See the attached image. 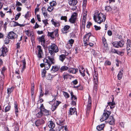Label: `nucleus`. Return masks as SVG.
I'll return each instance as SVG.
<instances>
[{"instance_id":"ea45409f","label":"nucleus","mask_w":131,"mask_h":131,"mask_svg":"<svg viewBox=\"0 0 131 131\" xmlns=\"http://www.w3.org/2000/svg\"><path fill=\"white\" fill-rule=\"evenodd\" d=\"M48 58L49 60L50 63L51 64H53L54 63V59L53 57H50L48 56Z\"/></svg>"},{"instance_id":"6e6d98bb","label":"nucleus","mask_w":131,"mask_h":131,"mask_svg":"<svg viewBox=\"0 0 131 131\" xmlns=\"http://www.w3.org/2000/svg\"><path fill=\"white\" fill-rule=\"evenodd\" d=\"M111 64V62L108 60H106L105 63V66H110Z\"/></svg>"},{"instance_id":"680f3d73","label":"nucleus","mask_w":131,"mask_h":131,"mask_svg":"<svg viewBox=\"0 0 131 131\" xmlns=\"http://www.w3.org/2000/svg\"><path fill=\"white\" fill-rule=\"evenodd\" d=\"M94 27L96 30H97L101 29V27L100 26H98L96 25H94Z\"/></svg>"},{"instance_id":"bb28decb","label":"nucleus","mask_w":131,"mask_h":131,"mask_svg":"<svg viewBox=\"0 0 131 131\" xmlns=\"http://www.w3.org/2000/svg\"><path fill=\"white\" fill-rule=\"evenodd\" d=\"M60 67L59 66H52L51 70L53 72H55L58 71Z\"/></svg>"},{"instance_id":"2eb2a0df","label":"nucleus","mask_w":131,"mask_h":131,"mask_svg":"<svg viewBox=\"0 0 131 131\" xmlns=\"http://www.w3.org/2000/svg\"><path fill=\"white\" fill-rule=\"evenodd\" d=\"M38 39L39 42H41V44L42 46L44 48H45L46 47L45 44V36L44 35H42L41 36L39 37Z\"/></svg>"},{"instance_id":"4be33fe9","label":"nucleus","mask_w":131,"mask_h":131,"mask_svg":"<svg viewBox=\"0 0 131 131\" xmlns=\"http://www.w3.org/2000/svg\"><path fill=\"white\" fill-rule=\"evenodd\" d=\"M69 114L71 115L76 114L77 115V112L75 108H70L69 110Z\"/></svg>"},{"instance_id":"473e14b6","label":"nucleus","mask_w":131,"mask_h":131,"mask_svg":"<svg viewBox=\"0 0 131 131\" xmlns=\"http://www.w3.org/2000/svg\"><path fill=\"white\" fill-rule=\"evenodd\" d=\"M104 126V124H101L97 126L96 129L98 130H101L103 129Z\"/></svg>"},{"instance_id":"a19ab883","label":"nucleus","mask_w":131,"mask_h":131,"mask_svg":"<svg viewBox=\"0 0 131 131\" xmlns=\"http://www.w3.org/2000/svg\"><path fill=\"white\" fill-rule=\"evenodd\" d=\"M10 38L8 37H6L4 40L5 43L6 44H8L9 42Z\"/></svg>"},{"instance_id":"69168bd1","label":"nucleus","mask_w":131,"mask_h":131,"mask_svg":"<svg viewBox=\"0 0 131 131\" xmlns=\"http://www.w3.org/2000/svg\"><path fill=\"white\" fill-rule=\"evenodd\" d=\"M20 42H18L16 44V48L17 49H19L20 48Z\"/></svg>"},{"instance_id":"20e7f679","label":"nucleus","mask_w":131,"mask_h":131,"mask_svg":"<svg viewBox=\"0 0 131 131\" xmlns=\"http://www.w3.org/2000/svg\"><path fill=\"white\" fill-rule=\"evenodd\" d=\"M44 63H41L40 64V66L41 68H43L44 67L45 70H48L50 68L51 65V64L50 63V61L47 59H45L43 60Z\"/></svg>"},{"instance_id":"5701e85b","label":"nucleus","mask_w":131,"mask_h":131,"mask_svg":"<svg viewBox=\"0 0 131 131\" xmlns=\"http://www.w3.org/2000/svg\"><path fill=\"white\" fill-rule=\"evenodd\" d=\"M108 119L109 123L110 124L112 125L114 124L115 120L113 116H110Z\"/></svg>"},{"instance_id":"7ed1b4c3","label":"nucleus","mask_w":131,"mask_h":131,"mask_svg":"<svg viewBox=\"0 0 131 131\" xmlns=\"http://www.w3.org/2000/svg\"><path fill=\"white\" fill-rule=\"evenodd\" d=\"M59 51L58 47L55 44H53L50 46L49 48V52L51 55L54 56L55 53H57Z\"/></svg>"},{"instance_id":"4468645a","label":"nucleus","mask_w":131,"mask_h":131,"mask_svg":"<svg viewBox=\"0 0 131 131\" xmlns=\"http://www.w3.org/2000/svg\"><path fill=\"white\" fill-rule=\"evenodd\" d=\"M46 118H43L41 119H39L37 120L35 122V124L36 126H39L40 125H42L45 123L44 120Z\"/></svg>"},{"instance_id":"09e8293b","label":"nucleus","mask_w":131,"mask_h":131,"mask_svg":"<svg viewBox=\"0 0 131 131\" xmlns=\"http://www.w3.org/2000/svg\"><path fill=\"white\" fill-rule=\"evenodd\" d=\"M22 62L23 65V67L22 69L23 70H24V69H25L26 66L25 65L26 64V63L25 59H24L23 60H22Z\"/></svg>"},{"instance_id":"2f4dec72","label":"nucleus","mask_w":131,"mask_h":131,"mask_svg":"<svg viewBox=\"0 0 131 131\" xmlns=\"http://www.w3.org/2000/svg\"><path fill=\"white\" fill-rule=\"evenodd\" d=\"M68 67L66 66H62L60 68V72H62L63 71H66L68 70Z\"/></svg>"},{"instance_id":"338daca9","label":"nucleus","mask_w":131,"mask_h":131,"mask_svg":"<svg viewBox=\"0 0 131 131\" xmlns=\"http://www.w3.org/2000/svg\"><path fill=\"white\" fill-rule=\"evenodd\" d=\"M117 51L115 49H112L111 50L112 52L114 53H116L117 54Z\"/></svg>"},{"instance_id":"3c124183","label":"nucleus","mask_w":131,"mask_h":131,"mask_svg":"<svg viewBox=\"0 0 131 131\" xmlns=\"http://www.w3.org/2000/svg\"><path fill=\"white\" fill-rule=\"evenodd\" d=\"M46 72V71L45 69H44L42 70L41 73L42 77H44L45 76Z\"/></svg>"},{"instance_id":"6ab92c4d","label":"nucleus","mask_w":131,"mask_h":131,"mask_svg":"<svg viewBox=\"0 0 131 131\" xmlns=\"http://www.w3.org/2000/svg\"><path fill=\"white\" fill-rule=\"evenodd\" d=\"M78 71V70L77 68H70L68 69V72L70 73L75 74Z\"/></svg>"},{"instance_id":"7c9ffc66","label":"nucleus","mask_w":131,"mask_h":131,"mask_svg":"<svg viewBox=\"0 0 131 131\" xmlns=\"http://www.w3.org/2000/svg\"><path fill=\"white\" fill-rule=\"evenodd\" d=\"M52 24L54 25L55 27H58L60 25V24L57 21H54L53 19L51 20Z\"/></svg>"},{"instance_id":"4d7b16f0","label":"nucleus","mask_w":131,"mask_h":131,"mask_svg":"<svg viewBox=\"0 0 131 131\" xmlns=\"http://www.w3.org/2000/svg\"><path fill=\"white\" fill-rule=\"evenodd\" d=\"M31 37V40L32 42L34 41V37L33 35H32L31 33H30V36Z\"/></svg>"},{"instance_id":"393cba45","label":"nucleus","mask_w":131,"mask_h":131,"mask_svg":"<svg viewBox=\"0 0 131 131\" xmlns=\"http://www.w3.org/2000/svg\"><path fill=\"white\" fill-rule=\"evenodd\" d=\"M40 111L38 113L36 114V116L38 118L40 117L43 115V113L42 112V111H43L42 110H43V108H41V106L40 107Z\"/></svg>"},{"instance_id":"6e6552de","label":"nucleus","mask_w":131,"mask_h":131,"mask_svg":"<svg viewBox=\"0 0 131 131\" xmlns=\"http://www.w3.org/2000/svg\"><path fill=\"white\" fill-rule=\"evenodd\" d=\"M126 44L127 55L130 56H131V41L130 39H127Z\"/></svg>"},{"instance_id":"37998d69","label":"nucleus","mask_w":131,"mask_h":131,"mask_svg":"<svg viewBox=\"0 0 131 131\" xmlns=\"http://www.w3.org/2000/svg\"><path fill=\"white\" fill-rule=\"evenodd\" d=\"M113 44L114 47L117 48L119 47L118 41L114 42H113Z\"/></svg>"},{"instance_id":"0e129e2a","label":"nucleus","mask_w":131,"mask_h":131,"mask_svg":"<svg viewBox=\"0 0 131 131\" xmlns=\"http://www.w3.org/2000/svg\"><path fill=\"white\" fill-rule=\"evenodd\" d=\"M42 21L46 26L47 24H48V20L47 19L42 20Z\"/></svg>"},{"instance_id":"e2e57ef3","label":"nucleus","mask_w":131,"mask_h":131,"mask_svg":"<svg viewBox=\"0 0 131 131\" xmlns=\"http://www.w3.org/2000/svg\"><path fill=\"white\" fill-rule=\"evenodd\" d=\"M77 101V100H72V101L71 102V104L73 105H75L76 104V102Z\"/></svg>"},{"instance_id":"f257e3e1","label":"nucleus","mask_w":131,"mask_h":131,"mask_svg":"<svg viewBox=\"0 0 131 131\" xmlns=\"http://www.w3.org/2000/svg\"><path fill=\"white\" fill-rule=\"evenodd\" d=\"M90 38V40L92 41L93 39L95 38L94 37L91 35L90 33H89L85 35L84 37V46H86L89 45L90 47H92L94 44L93 43L89 42V41Z\"/></svg>"},{"instance_id":"9d476101","label":"nucleus","mask_w":131,"mask_h":131,"mask_svg":"<svg viewBox=\"0 0 131 131\" xmlns=\"http://www.w3.org/2000/svg\"><path fill=\"white\" fill-rule=\"evenodd\" d=\"M7 36L11 39H14L17 38L18 35L13 31L9 32Z\"/></svg>"},{"instance_id":"1a4fd4ad","label":"nucleus","mask_w":131,"mask_h":131,"mask_svg":"<svg viewBox=\"0 0 131 131\" xmlns=\"http://www.w3.org/2000/svg\"><path fill=\"white\" fill-rule=\"evenodd\" d=\"M7 52V48L5 45L0 49V56L4 57L6 55V53Z\"/></svg>"},{"instance_id":"864d4df0","label":"nucleus","mask_w":131,"mask_h":131,"mask_svg":"<svg viewBox=\"0 0 131 131\" xmlns=\"http://www.w3.org/2000/svg\"><path fill=\"white\" fill-rule=\"evenodd\" d=\"M21 15V13H19L16 15L15 18V20H17L18 19V18Z\"/></svg>"},{"instance_id":"a878e982","label":"nucleus","mask_w":131,"mask_h":131,"mask_svg":"<svg viewBox=\"0 0 131 131\" xmlns=\"http://www.w3.org/2000/svg\"><path fill=\"white\" fill-rule=\"evenodd\" d=\"M48 124L49 127L50 128L53 129L55 127V124L52 121H49Z\"/></svg>"},{"instance_id":"a211bd4d","label":"nucleus","mask_w":131,"mask_h":131,"mask_svg":"<svg viewBox=\"0 0 131 131\" xmlns=\"http://www.w3.org/2000/svg\"><path fill=\"white\" fill-rule=\"evenodd\" d=\"M41 108H43V109L42 110L43 111H42V112H44L45 113L44 114L45 115L48 116L50 114V112L49 111L45 108L43 104H41Z\"/></svg>"},{"instance_id":"c85d7f7f","label":"nucleus","mask_w":131,"mask_h":131,"mask_svg":"<svg viewBox=\"0 0 131 131\" xmlns=\"http://www.w3.org/2000/svg\"><path fill=\"white\" fill-rule=\"evenodd\" d=\"M69 92L70 93V95L71 96V100H77V97H76L75 95L73 94V93L72 91H70Z\"/></svg>"},{"instance_id":"4c0bfd02","label":"nucleus","mask_w":131,"mask_h":131,"mask_svg":"<svg viewBox=\"0 0 131 131\" xmlns=\"http://www.w3.org/2000/svg\"><path fill=\"white\" fill-rule=\"evenodd\" d=\"M103 44L104 45V48H107V44L106 43V40L105 38H103L102 39Z\"/></svg>"},{"instance_id":"412c9836","label":"nucleus","mask_w":131,"mask_h":131,"mask_svg":"<svg viewBox=\"0 0 131 131\" xmlns=\"http://www.w3.org/2000/svg\"><path fill=\"white\" fill-rule=\"evenodd\" d=\"M69 4L72 6H75L77 3V0H68Z\"/></svg>"},{"instance_id":"de8ad7c7","label":"nucleus","mask_w":131,"mask_h":131,"mask_svg":"<svg viewBox=\"0 0 131 131\" xmlns=\"http://www.w3.org/2000/svg\"><path fill=\"white\" fill-rule=\"evenodd\" d=\"M11 108V107L9 105L5 107V112H7L10 110Z\"/></svg>"},{"instance_id":"774afa93","label":"nucleus","mask_w":131,"mask_h":131,"mask_svg":"<svg viewBox=\"0 0 131 131\" xmlns=\"http://www.w3.org/2000/svg\"><path fill=\"white\" fill-rule=\"evenodd\" d=\"M15 131H19V127L18 126L16 125L15 128Z\"/></svg>"},{"instance_id":"72a5a7b5","label":"nucleus","mask_w":131,"mask_h":131,"mask_svg":"<svg viewBox=\"0 0 131 131\" xmlns=\"http://www.w3.org/2000/svg\"><path fill=\"white\" fill-rule=\"evenodd\" d=\"M14 107L15 113L16 114V115L17 116L18 115L17 113H18L19 111L17 105L16 104H15L14 105Z\"/></svg>"},{"instance_id":"f3484780","label":"nucleus","mask_w":131,"mask_h":131,"mask_svg":"<svg viewBox=\"0 0 131 131\" xmlns=\"http://www.w3.org/2000/svg\"><path fill=\"white\" fill-rule=\"evenodd\" d=\"M108 105L106 107V110H108V109L109 107L110 108L112 109L114 108L115 107V102H110L108 103Z\"/></svg>"},{"instance_id":"e433bc0d","label":"nucleus","mask_w":131,"mask_h":131,"mask_svg":"<svg viewBox=\"0 0 131 131\" xmlns=\"http://www.w3.org/2000/svg\"><path fill=\"white\" fill-rule=\"evenodd\" d=\"M63 94L66 98L67 99L69 97L70 95L67 92L63 91Z\"/></svg>"},{"instance_id":"aec40b11","label":"nucleus","mask_w":131,"mask_h":131,"mask_svg":"<svg viewBox=\"0 0 131 131\" xmlns=\"http://www.w3.org/2000/svg\"><path fill=\"white\" fill-rule=\"evenodd\" d=\"M70 26H69L66 25L64 26L62 29V31L63 33H66L68 32V29H69Z\"/></svg>"},{"instance_id":"423d86ee","label":"nucleus","mask_w":131,"mask_h":131,"mask_svg":"<svg viewBox=\"0 0 131 131\" xmlns=\"http://www.w3.org/2000/svg\"><path fill=\"white\" fill-rule=\"evenodd\" d=\"M111 113V112L110 111H107L106 109L104 110L102 117L100 119L101 121L103 122L107 119L108 118Z\"/></svg>"},{"instance_id":"f03ea898","label":"nucleus","mask_w":131,"mask_h":131,"mask_svg":"<svg viewBox=\"0 0 131 131\" xmlns=\"http://www.w3.org/2000/svg\"><path fill=\"white\" fill-rule=\"evenodd\" d=\"M106 19V16L101 13H100L96 16L94 15L93 16V19L95 21L99 24L104 22Z\"/></svg>"},{"instance_id":"bf43d9fd","label":"nucleus","mask_w":131,"mask_h":131,"mask_svg":"<svg viewBox=\"0 0 131 131\" xmlns=\"http://www.w3.org/2000/svg\"><path fill=\"white\" fill-rule=\"evenodd\" d=\"M16 6H22V4L19 2L17 1L16 2Z\"/></svg>"},{"instance_id":"c9c22d12","label":"nucleus","mask_w":131,"mask_h":131,"mask_svg":"<svg viewBox=\"0 0 131 131\" xmlns=\"http://www.w3.org/2000/svg\"><path fill=\"white\" fill-rule=\"evenodd\" d=\"M123 73V71H120L119 72L117 75L118 79V80H120L122 79V75Z\"/></svg>"},{"instance_id":"603ef678","label":"nucleus","mask_w":131,"mask_h":131,"mask_svg":"<svg viewBox=\"0 0 131 131\" xmlns=\"http://www.w3.org/2000/svg\"><path fill=\"white\" fill-rule=\"evenodd\" d=\"M105 9L107 11H111L112 8L109 6H107L105 7Z\"/></svg>"},{"instance_id":"58836bf2","label":"nucleus","mask_w":131,"mask_h":131,"mask_svg":"<svg viewBox=\"0 0 131 131\" xmlns=\"http://www.w3.org/2000/svg\"><path fill=\"white\" fill-rule=\"evenodd\" d=\"M118 42L119 47H121L123 46L124 44V42L123 40H121L120 41H118Z\"/></svg>"},{"instance_id":"dca6fc26","label":"nucleus","mask_w":131,"mask_h":131,"mask_svg":"<svg viewBox=\"0 0 131 131\" xmlns=\"http://www.w3.org/2000/svg\"><path fill=\"white\" fill-rule=\"evenodd\" d=\"M61 103L60 101H57L52 105L51 110L52 111H54L58 106Z\"/></svg>"},{"instance_id":"b1692460","label":"nucleus","mask_w":131,"mask_h":131,"mask_svg":"<svg viewBox=\"0 0 131 131\" xmlns=\"http://www.w3.org/2000/svg\"><path fill=\"white\" fill-rule=\"evenodd\" d=\"M42 13L45 17H47V13L46 9L45 7H42L41 8Z\"/></svg>"},{"instance_id":"9b49d317","label":"nucleus","mask_w":131,"mask_h":131,"mask_svg":"<svg viewBox=\"0 0 131 131\" xmlns=\"http://www.w3.org/2000/svg\"><path fill=\"white\" fill-rule=\"evenodd\" d=\"M78 15L77 13H73L71 15V18L69 19V21L72 23H75Z\"/></svg>"},{"instance_id":"c756f323","label":"nucleus","mask_w":131,"mask_h":131,"mask_svg":"<svg viewBox=\"0 0 131 131\" xmlns=\"http://www.w3.org/2000/svg\"><path fill=\"white\" fill-rule=\"evenodd\" d=\"M74 42V40L72 39H71L69 40L68 43V44H70V46L68 47L69 48H70L72 47Z\"/></svg>"},{"instance_id":"79ce46f5","label":"nucleus","mask_w":131,"mask_h":131,"mask_svg":"<svg viewBox=\"0 0 131 131\" xmlns=\"http://www.w3.org/2000/svg\"><path fill=\"white\" fill-rule=\"evenodd\" d=\"M57 124L60 126H61L63 124V122L62 119H59L57 121Z\"/></svg>"},{"instance_id":"052dcab7","label":"nucleus","mask_w":131,"mask_h":131,"mask_svg":"<svg viewBox=\"0 0 131 131\" xmlns=\"http://www.w3.org/2000/svg\"><path fill=\"white\" fill-rule=\"evenodd\" d=\"M69 76V74H63V78L64 79H67V77Z\"/></svg>"},{"instance_id":"f704fd0d","label":"nucleus","mask_w":131,"mask_h":131,"mask_svg":"<svg viewBox=\"0 0 131 131\" xmlns=\"http://www.w3.org/2000/svg\"><path fill=\"white\" fill-rule=\"evenodd\" d=\"M66 58L64 54H61L59 56V59L63 62Z\"/></svg>"},{"instance_id":"8fccbe9b","label":"nucleus","mask_w":131,"mask_h":131,"mask_svg":"<svg viewBox=\"0 0 131 131\" xmlns=\"http://www.w3.org/2000/svg\"><path fill=\"white\" fill-rule=\"evenodd\" d=\"M61 20H64L65 22H66L67 21V17L66 16H62L60 18Z\"/></svg>"},{"instance_id":"ddd939ff","label":"nucleus","mask_w":131,"mask_h":131,"mask_svg":"<svg viewBox=\"0 0 131 131\" xmlns=\"http://www.w3.org/2000/svg\"><path fill=\"white\" fill-rule=\"evenodd\" d=\"M91 102L92 100L91 97L90 96H89L88 104L87 106V110L86 111V114H88L89 113V111L91 109Z\"/></svg>"},{"instance_id":"0eeeda50","label":"nucleus","mask_w":131,"mask_h":131,"mask_svg":"<svg viewBox=\"0 0 131 131\" xmlns=\"http://www.w3.org/2000/svg\"><path fill=\"white\" fill-rule=\"evenodd\" d=\"M58 30L57 29L53 31L52 32H50L49 31L47 32V36H48L50 37L51 38L53 39L56 37H58L59 34L58 32Z\"/></svg>"},{"instance_id":"13d9d810","label":"nucleus","mask_w":131,"mask_h":131,"mask_svg":"<svg viewBox=\"0 0 131 131\" xmlns=\"http://www.w3.org/2000/svg\"><path fill=\"white\" fill-rule=\"evenodd\" d=\"M5 15V14L2 11H0V16L2 18H3Z\"/></svg>"},{"instance_id":"a18cd8bd","label":"nucleus","mask_w":131,"mask_h":131,"mask_svg":"<svg viewBox=\"0 0 131 131\" xmlns=\"http://www.w3.org/2000/svg\"><path fill=\"white\" fill-rule=\"evenodd\" d=\"M14 88L13 87H11L10 88H8L7 89V93L9 94L12 92Z\"/></svg>"},{"instance_id":"f8f14e48","label":"nucleus","mask_w":131,"mask_h":131,"mask_svg":"<svg viewBox=\"0 0 131 131\" xmlns=\"http://www.w3.org/2000/svg\"><path fill=\"white\" fill-rule=\"evenodd\" d=\"M37 48L38 51V57L39 58H42V56L43 53L42 47L40 46L39 45L37 46Z\"/></svg>"},{"instance_id":"cd10ccee","label":"nucleus","mask_w":131,"mask_h":131,"mask_svg":"<svg viewBox=\"0 0 131 131\" xmlns=\"http://www.w3.org/2000/svg\"><path fill=\"white\" fill-rule=\"evenodd\" d=\"M56 75H52L50 73L48 74L46 76V79L48 80H51L52 79V78H54Z\"/></svg>"},{"instance_id":"5fc2aeb1","label":"nucleus","mask_w":131,"mask_h":131,"mask_svg":"<svg viewBox=\"0 0 131 131\" xmlns=\"http://www.w3.org/2000/svg\"><path fill=\"white\" fill-rule=\"evenodd\" d=\"M87 0H83V9L85 8L86 5Z\"/></svg>"},{"instance_id":"49530a36","label":"nucleus","mask_w":131,"mask_h":131,"mask_svg":"<svg viewBox=\"0 0 131 131\" xmlns=\"http://www.w3.org/2000/svg\"><path fill=\"white\" fill-rule=\"evenodd\" d=\"M54 8L52 6H49L48 7L47 10L48 12H51L53 9Z\"/></svg>"},{"instance_id":"c03bdc74","label":"nucleus","mask_w":131,"mask_h":131,"mask_svg":"<svg viewBox=\"0 0 131 131\" xmlns=\"http://www.w3.org/2000/svg\"><path fill=\"white\" fill-rule=\"evenodd\" d=\"M49 4L50 6L53 7V6H55L57 4L56 2L54 1H52V2H50Z\"/></svg>"},{"instance_id":"39448f33","label":"nucleus","mask_w":131,"mask_h":131,"mask_svg":"<svg viewBox=\"0 0 131 131\" xmlns=\"http://www.w3.org/2000/svg\"><path fill=\"white\" fill-rule=\"evenodd\" d=\"M93 75L94 78L93 81L94 83V89L95 91H97V86L98 84L97 72L95 71Z\"/></svg>"}]
</instances>
